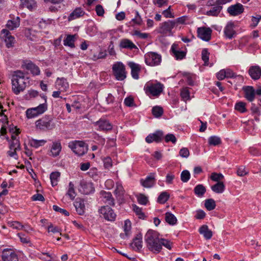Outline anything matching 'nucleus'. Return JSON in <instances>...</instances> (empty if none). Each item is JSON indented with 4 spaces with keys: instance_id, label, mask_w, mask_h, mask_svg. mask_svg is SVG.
<instances>
[{
    "instance_id": "obj_41",
    "label": "nucleus",
    "mask_w": 261,
    "mask_h": 261,
    "mask_svg": "<svg viewBox=\"0 0 261 261\" xmlns=\"http://www.w3.org/2000/svg\"><path fill=\"white\" fill-rule=\"evenodd\" d=\"M46 143V141L45 140H36L31 139L29 140V144L30 146L36 148L44 145Z\"/></svg>"
},
{
    "instance_id": "obj_27",
    "label": "nucleus",
    "mask_w": 261,
    "mask_h": 261,
    "mask_svg": "<svg viewBox=\"0 0 261 261\" xmlns=\"http://www.w3.org/2000/svg\"><path fill=\"white\" fill-rule=\"evenodd\" d=\"M171 50L176 60H181L186 56V52L180 50L177 44H173Z\"/></svg>"
},
{
    "instance_id": "obj_15",
    "label": "nucleus",
    "mask_w": 261,
    "mask_h": 261,
    "mask_svg": "<svg viewBox=\"0 0 261 261\" xmlns=\"http://www.w3.org/2000/svg\"><path fill=\"white\" fill-rule=\"evenodd\" d=\"M163 138V133L161 130H157L155 133L150 134L145 138V141L148 143L153 142L159 143L161 142Z\"/></svg>"
},
{
    "instance_id": "obj_63",
    "label": "nucleus",
    "mask_w": 261,
    "mask_h": 261,
    "mask_svg": "<svg viewBox=\"0 0 261 261\" xmlns=\"http://www.w3.org/2000/svg\"><path fill=\"white\" fill-rule=\"evenodd\" d=\"M250 110L253 114H256L258 116L261 115L260 108L256 106L254 103H251Z\"/></svg>"
},
{
    "instance_id": "obj_33",
    "label": "nucleus",
    "mask_w": 261,
    "mask_h": 261,
    "mask_svg": "<svg viewBox=\"0 0 261 261\" xmlns=\"http://www.w3.org/2000/svg\"><path fill=\"white\" fill-rule=\"evenodd\" d=\"M199 232L206 240L211 239L213 236L212 231L208 229V226L206 225L201 226L199 229Z\"/></svg>"
},
{
    "instance_id": "obj_39",
    "label": "nucleus",
    "mask_w": 261,
    "mask_h": 261,
    "mask_svg": "<svg viewBox=\"0 0 261 261\" xmlns=\"http://www.w3.org/2000/svg\"><path fill=\"white\" fill-rule=\"evenodd\" d=\"M26 68L30 70L34 75H39L40 73L39 68L31 62L26 64Z\"/></svg>"
},
{
    "instance_id": "obj_47",
    "label": "nucleus",
    "mask_w": 261,
    "mask_h": 261,
    "mask_svg": "<svg viewBox=\"0 0 261 261\" xmlns=\"http://www.w3.org/2000/svg\"><path fill=\"white\" fill-rule=\"evenodd\" d=\"M98 53L97 54H94L92 55V57L91 58L93 60L96 61L98 59H103L106 57L107 54H106V50H102L101 49L99 48V49L98 50Z\"/></svg>"
},
{
    "instance_id": "obj_59",
    "label": "nucleus",
    "mask_w": 261,
    "mask_h": 261,
    "mask_svg": "<svg viewBox=\"0 0 261 261\" xmlns=\"http://www.w3.org/2000/svg\"><path fill=\"white\" fill-rule=\"evenodd\" d=\"M26 115L28 118H32L38 116L37 112L34 108L29 109L26 111Z\"/></svg>"
},
{
    "instance_id": "obj_16",
    "label": "nucleus",
    "mask_w": 261,
    "mask_h": 261,
    "mask_svg": "<svg viewBox=\"0 0 261 261\" xmlns=\"http://www.w3.org/2000/svg\"><path fill=\"white\" fill-rule=\"evenodd\" d=\"M244 97L249 102H252L255 97V90L252 86H244L243 87Z\"/></svg>"
},
{
    "instance_id": "obj_54",
    "label": "nucleus",
    "mask_w": 261,
    "mask_h": 261,
    "mask_svg": "<svg viewBox=\"0 0 261 261\" xmlns=\"http://www.w3.org/2000/svg\"><path fill=\"white\" fill-rule=\"evenodd\" d=\"M124 103L127 107H136V105L134 103V99L133 97L132 96H128L126 97L124 99Z\"/></svg>"
},
{
    "instance_id": "obj_50",
    "label": "nucleus",
    "mask_w": 261,
    "mask_h": 261,
    "mask_svg": "<svg viewBox=\"0 0 261 261\" xmlns=\"http://www.w3.org/2000/svg\"><path fill=\"white\" fill-rule=\"evenodd\" d=\"M152 113L154 117H160L163 115V110L161 107L155 106L152 109Z\"/></svg>"
},
{
    "instance_id": "obj_57",
    "label": "nucleus",
    "mask_w": 261,
    "mask_h": 261,
    "mask_svg": "<svg viewBox=\"0 0 261 261\" xmlns=\"http://www.w3.org/2000/svg\"><path fill=\"white\" fill-rule=\"evenodd\" d=\"M249 152L253 156H259L261 155V149L256 147H251L249 149Z\"/></svg>"
},
{
    "instance_id": "obj_51",
    "label": "nucleus",
    "mask_w": 261,
    "mask_h": 261,
    "mask_svg": "<svg viewBox=\"0 0 261 261\" xmlns=\"http://www.w3.org/2000/svg\"><path fill=\"white\" fill-rule=\"evenodd\" d=\"M221 143V139L217 136H211L208 138V143L211 145L216 146Z\"/></svg>"
},
{
    "instance_id": "obj_35",
    "label": "nucleus",
    "mask_w": 261,
    "mask_h": 261,
    "mask_svg": "<svg viewBox=\"0 0 261 261\" xmlns=\"http://www.w3.org/2000/svg\"><path fill=\"white\" fill-rule=\"evenodd\" d=\"M76 35H67L66 38L63 41V44L65 46H69L71 48H74V42L75 41Z\"/></svg>"
},
{
    "instance_id": "obj_28",
    "label": "nucleus",
    "mask_w": 261,
    "mask_h": 261,
    "mask_svg": "<svg viewBox=\"0 0 261 261\" xmlns=\"http://www.w3.org/2000/svg\"><path fill=\"white\" fill-rule=\"evenodd\" d=\"M20 7L26 8L30 11H34L37 9V5L35 0H20Z\"/></svg>"
},
{
    "instance_id": "obj_14",
    "label": "nucleus",
    "mask_w": 261,
    "mask_h": 261,
    "mask_svg": "<svg viewBox=\"0 0 261 261\" xmlns=\"http://www.w3.org/2000/svg\"><path fill=\"white\" fill-rule=\"evenodd\" d=\"M244 11L243 6L240 3H237L228 7L227 11L230 15L235 16L243 13Z\"/></svg>"
},
{
    "instance_id": "obj_56",
    "label": "nucleus",
    "mask_w": 261,
    "mask_h": 261,
    "mask_svg": "<svg viewBox=\"0 0 261 261\" xmlns=\"http://www.w3.org/2000/svg\"><path fill=\"white\" fill-rule=\"evenodd\" d=\"M61 230L62 229L58 227V226H54L51 223H50V224L47 227V231L48 232H60V234L62 236V233L61 232Z\"/></svg>"
},
{
    "instance_id": "obj_24",
    "label": "nucleus",
    "mask_w": 261,
    "mask_h": 261,
    "mask_svg": "<svg viewBox=\"0 0 261 261\" xmlns=\"http://www.w3.org/2000/svg\"><path fill=\"white\" fill-rule=\"evenodd\" d=\"M95 125L98 126L99 129L103 131H109L112 129L113 125L109 121L100 119L95 123Z\"/></svg>"
},
{
    "instance_id": "obj_52",
    "label": "nucleus",
    "mask_w": 261,
    "mask_h": 261,
    "mask_svg": "<svg viewBox=\"0 0 261 261\" xmlns=\"http://www.w3.org/2000/svg\"><path fill=\"white\" fill-rule=\"evenodd\" d=\"M33 108L39 115L43 114L47 110V105L45 103L40 104L38 107Z\"/></svg>"
},
{
    "instance_id": "obj_8",
    "label": "nucleus",
    "mask_w": 261,
    "mask_h": 261,
    "mask_svg": "<svg viewBox=\"0 0 261 261\" xmlns=\"http://www.w3.org/2000/svg\"><path fill=\"white\" fill-rule=\"evenodd\" d=\"M113 72L115 78L118 81H123L126 77L125 66L121 62H118L113 65Z\"/></svg>"
},
{
    "instance_id": "obj_21",
    "label": "nucleus",
    "mask_w": 261,
    "mask_h": 261,
    "mask_svg": "<svg viewBox=\"0 0 261 261\" xmlns=\"http://www.w3.org/2000/svg\"><path fill=\"white\" fill-rule=\"evenodd\" d=\"M234 29V22L232 21L228 22L224 30L225 36L229 39L234 37L235 35H236V33Z\"/></svg>"
},
{
    "instance_id": "obj_6",
    "label": "nucleus",
    "mask_w": 261,
    "mask_h": 261,
    "mask_svg": "<svg viewBox=\"0 0 261 261\" xmlns=\"http://www.w3.org/2000/svg\"><path fill=\"white\" fill-rule=\"evenodd\" d=\"M175 27V21L168 20L160 23L156 31L164 36H170L172 35V30Z\"/></svg>"
},
{
    "instance_id": "obj_60",
    "label": "nucleus",
    "mask_w": 261,
    "mask_h": 261,
    "mask_svg": "<svg viewBox=\"0 0 261 261\" xmlns=\"http://www.w3.org/2000/svg\"><path fill=\"white\" fill-rule=\"evenodd\" d=\"M201 55L202 59L204 61V64H207L209 61V53L207 49L206 48L203 49L202 51Z\"/></svg>"
},
{
    "instance_id": "obj_55",
    "label": "nucleus",
    "mask_w": 261,
    "mask_h": 261,
    "mask_svg": "<svg viewBox=\"0 0 261 261\" xmlns=\"http://www.w3.org/2000/svg\"><path fill=\"white\" fill-rule=\"evenodd\" d=\"M160 243L162 248L163 246L169 250H171L172 248V243L168 240L161 238Z\"/></svg>"
},
{
    "instance_id": "obj_11",
    "label": "nucleus",
    "mask_w": 261,
    "mask_h": 261,
    "mask_svg": "<svg viewBox=\"0 0 261 261\" xmlns=\"http://www.w3.org/2000/svg\"><path fill=\"white\" fill-rule=\"evenodd\" d=\"M207 6L212 7L211 9L207 11L205 13L206 15L209 16H218L223 8L222 6H218L215 2H213V0L208 1L207 3Z\"/></svg>"
},
{
    "instance_id": "obj_42",
    "label": "nucleus",
    "mask_w": 261,
    "mask_h": 261,
    "mask_svg": "<svg viewBox=\"0 0 261 261\" xmlns=\"http://www.w3.org/2000/svg\"><path fill=\"white\" fill-rule=\"evenodd\" d=\"M165 220L167 223L172 225H175L177 222V219L175 216L170 212L166 213Z\"/></svg>"
},
{
    "instance_id": "obj_30",
    "label": "nucleus",
    "mask_w": 261,
    "mask_h": 261,
    "mask_svg": "<svg viewBox=\"0 0 261 261\" xmlns=\"http://www.w3.org/2000/svg\"><path fill=\"white\" fill-rule=\"evenodd\" d=\"M125 191L122 185L119 183L116 184V188L114 191V194L118 201L122 203L124 201V195Z\"/></svg>"
},
{
    "instance_id": "obj_23",
    "label": "nucleus",
    "mask_w": 261,
    "mask_h": 261,
    "mask_svg": "<svg viewBox=\"0 0 261 261\" xmlns=\"http://www.w3.org/2000/svg\"><path fill=\"white\" fill-rule=\"evenodd\" d=\"M140 182L145 188H150L152 187L155 184L154 173H150L145 179H141Z\"/></svg>"
},
{
    "instance_id": "obj_53",
    "label": "nucleus",
    "mask_w": 261,
    "mask_h": 261,
    "mask_svg": "<svg viewBox=\"0 0 261 261\" xmlns=\"http://www.w3.org/2000/svg\"><path fill=\"white\" fill-rule=\"evenodd\" d=\"M181 180L184 182H187L190 178V173L189 171L185 170L181 172L180 174Z\"/></svg>"
},
{
    "instance_id": "obj_31",
    "label": "nucleus",
    "mask_w": 261,
    "mask_h": 261,
    "mask_svg": "<svg viewBox=\"0 0 261 261\" xmlns=\"http://www.w3.org/2000/svg\"><path fill=\"white\" fill-rule=\"evenodd\" d=\"M74 206L76 209V211L80 215H82L85 213V205L84 204V200L77 198L74 202Z\"/></svg>"
},
{
    "instance_id": "obj_58",
    "label": "nucleus",
    "mask_w": 261,
    "mask_h": 261,
    "mask_svg": "<svg viewBox=\"0 0 261 261\" xmlns=\"http://www.w3.org/2000/svg\"><path fill=\"white\" fill-rule=\"evenodd\" d=\"M123 228L125 234L128 236L131 230V222L128 219H127L124 221Z\"/></svg>"
},
{
    "instance_id": "obj_37",
    "label": "nucleus",
    "mask_w": 261,
    "mask_h": 261,
    "mask_svg": "<svg viewBox=\"0 0 261 261\" xmlns=\"http://www.w3.org/2000/svg\"><path fill=\"white\" fill-rule=\"evenodd\" d=\"M225 189V186L223 182H217L211 187L212 190L218 194L222 193Z\"/></svg>"
},
{
    "instance_id": "obj_5",
    "label": "nucleus",
    "mask_w": 261,
    "mask_h": 261,
    "mask_svg": "<svg viewBox=\"0 0 261 261\" xmlns=\"http://www.w3.org/2000/svg\"><path fill=\"white\" fill-rule=\"evenodd\" d=\"M68 146L78 156L83 155L88 150V145L82 141H71L68 143Z\"/></svg>"
},
{
    "instance_id": "obj_44",
    "label": "nucleus",
    "mask_w": 261,
    "mask_h": 261,
    "mask_svg": "<svg viewBox=\"0 0 261 261\" xmlns=\"http://www.w3.org/2000/svg\"><path fill=\"white\" fill-rule=\"evenodd\" d=\"M74 187V184L72 182H70L69 184V188L66 194L69 197L71 200H73L76 196Z\"/></svg>"
},
{
    "instance_id": "obj_36",
    "label": "nucleus",
    "mask_w": 261,
    "mask_h": 261,
    "mask_svg": "<svg viewBox=\"0 0 261 261\" xmlns=\"http://www.w3.org/2000/svg\"><path fill=\"white\" fill-rule=\"evenodd\" d=\"M20 25V19L17 17L16 19L9 20L7 23L6 27L10 30H13L18 28Z\"/></svg>"
},
{
    "instance_id": "obj_40",
    "label": "nucleus",
    "mask_w": 261,
    "mask_h": 261,
    "mask_svg": "<svg viewBox=\"0 0 261 261\" xmlns=\"http://www.w3.org/2000/svg\"><path fill=\"white\" fill-rule=\"evenodd\" d=\"M60 175V173L58 171L53 172L50 174V179L52 186L54 187L58 185Z\"/></svg>"
},
{
    "instance_id": "obj_4",
    "label": "nucleus",
    "mask_w": 261,
    "mask_h": 261,
    "mask_svg": "<svg viewBox=\"0 0 261 261\" xmlns=\"http://www.w3.org/2000/svg\"><path fill=\"white\" fill-rule=\"evenodd\" d=\"M35 124L37 129L43 131L52 130L56 127L53 117L50 115L44 116L37 120Z\"/></svg>"
},
{
    "instance_id": "obj_1",
    "label": "nucleus",
    "mask_w": 261,
    "mask_h": 261,
    "mask_svg": "<svg viewBox=\"0 0 261 261\" xmlns=\"http://www.w3.org/2000/svg\"><path fill=\"white\" fill-rule=\"evenodd\" d=\"M160 233L156 231L149 229L144 237L146 247L154 253H159L162 250Z\"/></svg>"
},
{
    "instance_id": "obj_20",
    "label": "nucleus",
    "mask_w": 261,
    "mask_h": 261,
    "mask_svg": "<svg viewBox=\"0 0 261 261\" xmlns=\"http://www.w3.org/2000/svg\"><path fill=\"white\" fill-rule=\"evenodd\" d=\"M248 74L252 80H258L261 76V68L258 65L251 66L248 70Z\"/></svg>"
},
{
    "instance_id": "obj_2",
    "label": "nucleus",
    "mask_w": 261,
    "mask_h": 261,
    "mask_svg": "<svg viewBox=\"0 0 261 261\" xmlns=\"http://www.w3.org/2000/svg\"><path fill=\"white\" fill-rule=\"evenodd\" d=\"M12 89L16 95L23 91L29 84V79L20 70L15 71L12 75Z\"/></svg>"
},
{
    "instance_id": "obj_32",
    "label": "nucleus",
    "mask_w": 261,
    "mask_h": 261,
    "mask_svg": "<svg viewBox=\"0 0 261 261\" xmlns=\"http://www.w3.org/2000/svg\"><path fill=\"white\" fill-rule=\"evenodd\" d=\"M62 146L59 141H56L53 143L50 149V153L49 155L53 157L58 156L61 151Z\"/></svg>"
},
{
    "instance_id": "obj_13",
    "label": "nucleus",
    "mask_w": 261,
    "mask_h": 261,
    "mask_svg": "<svg viewBox=\"0 0 261 261\" xmlns=\"http://www.w3.org/2000/svg\"><path fill=\"white\" fill-rule=\"evenodd\" d=\"M2 35L3 39L5 40L6 46L7 48H10L14 46L15 42V38L10 35L9 30L4 29L2 30Z\"/></svg>"
},
{
    "instance_id": "obj_49",
    "label": "nucleus",
    "mask_w": 261,
    "mask_h": 261,
    "mask_svg": "<svg viewBox=\"0 0 261 261\" xmlns=\"http://www.w3.org/2000/svg\"><path fill=\"white\" fill-rule=\"evenodd\" d=\"M224 177L222 173H218L216 172H213L211 175V179L214 181L218 182H222V180L224 179Z\"/></svg>"
},
{
    "instance_id": "obj_9",
    "label": "nucleus",
    "mask_w": 261,
    "mask_h": 261,
    "mask_svg": "<svg viewBox=\"0 0 261 261\" xmlns=\"http://www.w3.org/2000/svg\"><path fill=\"white\" fill-rule=\"evenodd\" d=\"M99 213L101 217L109 221H114L116 217V215L113 210L109 206H103L99 209Z\"/></svg>"
},
{
    "instance_id": "obj_61",
    "label": "nucleus",
    "mask_w": 261,
    "mask_h": 261,
    "mask_svg": "<svg viewBox=\"0 0 261 261\" xmlns=\"http://www.w3.org/2000/svg\"><path fill=\"white\" fill-rule=\"evenodd\" d=\"M261 19V15H256L255 16H252V18H251V22H252V23L251 24V26L252 27V28H255L256 27L259 20Z\"/></svg>"
},
{
    "instance_id": "obj_43",
    "label": "nucleus",
    "mask_w": 261,
    "mask_h": 261,
    "mask_svg": "<svg viewBox=\"0 0 261 261\" xmlns=\"http://www.w3.org/2000/svg\"><path fill=\"white\" fill-rule=\"evenodd\" d=\"M234 109L241 113L247 112V109H246V103L243 101H239L237 102L234 106Z\"/></svg>"
},
{
    "instance_id": "obj_12",
    "label": "nucleus",
    "mask_w": 261,
    "mask_h": 261,
    "mask_svg": "<svg viewBox=\"0 0 261 261\" xmlns=\"http://www.w3.org/2000/svg\"><path fill=\"white\" fill-rule=\"evenodd\" d=\"M212 32V30L210 28L201 27L197 29L198 37L205 41L210 40Z\"/></svg>"
},
{
    "instance_id": "obj_45",
    "label": "nucleus",
    "mask_w": 261,
    "mask_h": 261,
    "mask_svg": "<svg viewBox=\"0 0 261 261\" xmlns=\"http://www.w3.org/2000/svg\"><path fill=\"white\" fill-rule=\"evenodd\" d=\"M169 194H168L167 192H163L159 196L157 201L159 203L164 204L167 201L169 198Z\"/></svg>"
},
{
    "instance_id": "obj_10",
    "label": "nucleus",
    "mask_w": 261,
    "mask_h": 261,
    "mask_svg": "<svg viewBox=\"0 0 261 261\" xmlns=\"http://www.w3.org/2000/svg\"><path fill=\"white\" fill-rule=\"evenodd\" d=\"M10 150L7 151V154L10 157H13L15 159H18L17 151L21 149L20 144L19 140L10 141L9 143Z\"/></svg>"
},
{
    "instance_id": "obj_17",
    "label": "nucleus",
    "mask_w": 261,
    "mask_h": 261,
    "mask_svg": "<svg viewBox=\"0 0 261 261\" xmlns=\"http://www.w3.org/2000/svg\"><path fill=\"white\" fill-rule=\"evenodd\" d=\"M79 190L84 194L88 195L93 193L95 189L92 182L82 181L80 184Z\"/></svg>"
},
{
    "instance_id": "obj_38",
    "label": "nucleus",
    "mask_w": 261,
    "mask_h": 261,
    "mask_svg": "<svg viewBox=\"0 0 261 261\" xmlns=\"http://www.w3.org/2000/svg\"><path fill=\"white\" fill-rule=\"evenodd\" d=\"M194 192L198 197H202L206 192V188L202 185L199 184L194 188Z\"/></svg>"
},
{
    "instance_id": "obj_26",
    "label": "nucleus",
    "mask_w": 261,
    "mask_h": 261,
    "mask_svg": "<svg viewBox=\"0 0 261 261\" xmlns=\"http://www.w3.org/2000/svg\"><path fill=\"white\" fill-rule=\"evenodd\" d=\"M128 65L131 69V75L133 78L135 80L139 79V73L141 69V65L133 62H129Z\"/></svg>"
},
{
    "instance_id": "obj_25",
    "label": "nucleus",
    "mask_w": 261,
    "mask_h": 261,
    "mask_svg": "<svg viewBox=\"0 0 261 261\" xmlns=\"http://www.w3.org/2000/svg\"><path fill=\"white\" fill-rule=\"evenodd\" d=\"M100 198L103 202L112 206H114L115 205L114 199L110 192L101 191L100 192Z\"/></svg>"
},
{
    "instance_id": "obj_18",
    "label": "nucleus",
    "mask_w": 261,
    "mask_h": 261,
    "mask_svg": "<svg viewBox=\"0 0 261 261\" xmlns=\"http://www.w3.org/2000/svg\"><path fill=\"white\" fill-rule=\"evenodd\" d=\"M2 259L3 261H18V257L14 251L6 249L3 251Z\"/></svg>"
},
{
    "instance_id": "obj_29",
    "label": "nucleus",
    "mask_w": 261,
    "mask_h": 261,
    "mask_svg": "<svg viewBox=\"0 0 261 261\" xmlns=\"http://www.w3.org/2000/svg\"><path fill=\"white\" fill-rule=\"evenodd\" d=\"M119 47L121 48H125L129 50L134 49H138L137 46L129 39H123L120 40Z\"/></svg>"
},
{
    "instance_id": "obj_7",
    "label": "nucleus",
    "mask_w": 261,
    "mask_h": 261,
    "mask_svg": "<svg viewBox=\"0 0 261 261\" xmlns=\"http://www.w3.org/2000/svg\"><path fill=\"white\" fill-rule=\"evenodd\" d=\"M145 63L150 66L159 65L162 61V56L155 52H148L144 55Z\"/></svg>"
},
{
    "instance_id": "obj_34",
    "label": "nucleus",
    "mask_w": 261,
    "mask_h": 261,
    "mask_svg": "<svg viewBox=\"0 0 261 261\" xmlns=\"http://www.w3.org/2000/svg\"><path fill=\"white\" fill-rule=\"evenodd\" d=\"M85 11L81 8H76L68 16V20H72L83 16Z\"/></svg>"
},
{
    "instance_id": "obj_22",
    "label": "nucleus",
    "mask_w": 261,
    "mask_h": 261,
    "mask_svg": "<svg viewBox=\"0 0 261 261\" xmlns=\"http://www.w3.org/2000/svg\"><path fill=\"white\" fill-rule=\"evenodd\" d=\"M55 86L58 90L62 92H66L69 88V84L66 79L58 77L55 82Z\"/></svg>"
},
{
    "instance_id": "obj_19",
    "label": "nucleus",
    "mask_w": 261,
    "mask_h": 261,
    "mask_svg": "<svg viewBox=\"0 0 261 261\" xmlns=\"http://www.w3.org/2000/svg\"><path fill=\"white\" fill-rule=\"evenodd\" d=\"M142 243V234L141 233H139L133 239V241L130 244V246L133 250L136 251H140L143 247Z\"/></svg>"
},
{
    "instance_id": "obj_62",
    "label": "nucleus",
    "mask_w": 261,
    "mask_h": 261,
    "mask_svg": "<svg viewBox=\"0 0 261 261\" xmlns=\"http://www.w3.org/2000/svg\"><path fill=\"white\" fill-rule=\"evenodd\" d=\"M134 211L136 213V215L138 216V217L140 219H144L145 215L142 212V209L135 205L134 206Z\"/></svg>"
},
{
    "instance_id": "obj_46",
    "label": "nucleus",
    "mask_w": 261,
    "mask_h": 261,
    "mask_svg": "<svg viewBox=\"0 0 261 261\" xmlns=\"http://www.w3.org/2000/svg\"><path fill=\"white\" fill-rule=\"evenodd\" d=\"M204 205L208 211H212L215 208L216 204L215 200L211 198L205 200Z\"/></svg>"
},
{
    "instance_id": "obj_48",
    "label": "nucleus",
    "mask_w": 261,
    "mask_h": 261,
    "mask_svg": "<svg viewBox=\"0 0 261 261\" xmlns=\"http://www.w3.org/2000/svg\"><path fill=\"white\" fill-rule=\"evenodd\" d=\"M180 96L182 99L185 101H187V100L190 99V91L188 89V88H184L181 90Z\"/></svg>"
},
{
    "instance_id": "obj_3",
    "label": "nucleus",
    "mask_w": 261,
    "mask_h": 261,
    "mask_svg": "<svg viewBox=\"0 0 261 261\" xmlns=\"http://www.w3.org/2000/svg\"><path fill=\"white\" fill-rule=\"evenodd\" d=\"M164 85L155 81L154 83L147 82L144 87L145 93L149 96L158 97L163 92Z\"/></svg>"
},
{
    "instance_id": "obj_64",
    "label": "nucleus",
    "mask_w": 261,
    "mask_h": 261,
    "mask_svg": "<svg viewBox=\"0 0 261 261\" xmlns=\"http://www.w3.org/2000/svg\"><path fill=\"white\" fill-rule=\"evenodd\" d=\"M138 202L143 205H146L148 202L147 197L142 194H140L138 197Z\"/></svg>"
}]
</instances>
